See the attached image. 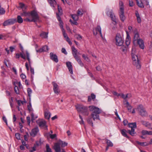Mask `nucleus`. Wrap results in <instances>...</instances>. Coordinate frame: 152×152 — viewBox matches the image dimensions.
<instances>
[{"mask_svg":"<svg viewBox=\"0 0 152 152\" xmlns=\"http://www.w3.org/2000/svg\"><path fill=\"white\" fill-rule=\"evenodd\" d=\"M134 5V3L132 0H129V5L130 7H132Z\"/></svg>","mask_w":152,"mask_h":152,"instance_id":"obj_48","label":"nucleus"},{"mask_svg":"<svg viewBox=\"0 0 152 152\" xmlns=\"http://www.w3.org/2000/svg\"><path fill=\"white\" fill-rule=\"evenodd\" d=\"M42 48L44 52L48 51L49 50L48 47L47 45L44 46L42 47Z\"/></svg>","mask_w":152,"mask_h":152,"instance_id":"obj_49","label":"nucleus"},{"mask_svg":"<svg viewBox=\"0 0 152 152\" xmlns=\"http://www.w3.org/2000/svg\"><path fill=\"white\" fill-rule=\"evenodd\" d=\"M75 59L77 61L78 63L80 64V65L81 66L83 67L84 66V64L82 62V61L80 59V58L79 57L75 58Z\"/></svg>","mask_w":152,"mask_h":152,"instance_id":"obj_35","label":"nucleus"},{"mask_svg":"<svg viewBox=\"0 0 152 152\" xmlns=\"http://www.w3.org/2000/svg\"><path fill=\"white\" fill-rule=\"evenodd\" d=\"M15 137L18 140L20 139V134L18 133H16L15 134Z\"/></svg>","mask_w":152,"mask_h":152,"instance_id":"obj_63","label":"nucleus"},{"mask_svg":"<svg viewBox=\"0 0 152 152\" xmlns=\"http://www.w3.org/2000/svg\"><path fill=\"white\" fill-rule=\"evenodd\" d=\"M27 92H28V96H29V97H30L31 96V94L32 93L31 89L29 88H28Z\"/></svg>","mask_w":152,"mask_h":152,"instance_id":"obj_45","label":"nucleus"},{"mask_svg":"<svg viewBox=\"0 0 152 152\" xmlns=\"http://www.w3.org/2000/svg\"><path fill=\"white\" fill-rule=\"evenodd\" d=\"M136 143L137 144L140 145L141 146H147L149 145V143H147L146 142H140L138 141H137Z\"/></svg>","mask_w":152,"mask_h":152,"instance_id":"obj_26","label":"nucleus"},{"mask_svg":"<svg viewBox=\"0 0 152 152\" xmlns=\"http://www.w3.org/2000/svg\"><path fill=\"white\" fill-rule=\"evenodd\" d=\"M137 3L138 6L141 8H143L144 7V4L143 2L140 1V2L137 1Z\"/></svg>","mask_w":152,"mask_h":152,"instance_id":"obj_29","label":"nucleus"},{"mask_svg":"<svg viewBox=\"0 0 152 152\" xmlns=\"http://www.w3.org/2000/svg\"><path fill=\"white\" fill-rule=\"evenodd\" d=\"M31 121L32 122H34V121L37 118V117L36 116H35L34 115L33 113H32L31 114Z\"/></svg>","mask_w":152,"mask_h":152,"instance_id":"obj_42","label":"nucleus"},{"mask_svg":"<svg viewBox=\"0 0 152 152\" xmlns=\"http://www.w3.org/2000/svg\"><path fill=\"white\" fill-rule=\"evenodd\" d=\"M127 132L129 133L131 135L133 136L135 133L134 129H131V130H128Z\"/></svg>","mask_w":152,"mask_h":152,"instance_id":"obj_36","label":"nucleus"},{"mask_svg":"<svg viewBox=\"0 0 152 152\" xmlns=\"http://www.w3.org/2000/svg\"><path fill=\"white\" fill-rule=\"evenodd\" d=\"M29 135L28 133L27 132L26 133V134L24 136V137L25 140L27 141L28 140V137Z\"/></svg>","mask_w":152,"mask_h":152,"instance_id":"obj_56","label":"nucleus"},{"mask_svg":"<svg viewBox=\"0 0 152 152\" xmlns=\"http://www.w3.org/2000/svg\"><path fill=\"white\" fill-rule=\"evenodd\" d=\"M135 50L132 49V57L133 60V64L136 66L137 68L139 69L140 68L141 66L137 56L135 54Z\"/></svg>","mask_w":152,"mask_h":152,"instance_id":"obj_3","label":"nucleus"},{"mask_svg":"<svg viewBox=\"0 0 152 152\" xmlns=\"http://www.w3.org/2000/svg\"><path fill=\"white\" fill-rule=\"evenodd\" d=\"M140 39H141L140 38V37L138 33H136L135 34L133 38V41L134 42H137Z\"/></svg>","mask_w":152,"mask_h":152,"instance_id":"obj_22","label":"nucleus"},{"mask_svg":"<svg viewBox=\"0 0 152 152\" xmlns=\"http://www.w3.org/2000/svg\"><path fill=\"white\" fill-rule=\"evenodd\" d=\"M17 22L21 23L23 22V19L20 15H18L17 17Z\"/></svg>","mask_w":152,"mask_h":152,"instance_id":"obj_33","label":"nucleus"},{"mask_svg":"<svg viewBox=\"0 0 152 152\" xmlns=\"http://www.w3.org/2000/svg\"><path fill=\"white\" fill-rule=\"evenodd\" d=\"M137 44L139 45V47L142 49H143L144 48V44L143 40L142 39H140L138 41L136 42Z\"/></svg>","mask_w":152,"mask_h":152,"instance_id":"obj_15","label":"nucleus"},{"mask_svg":"<svg viewBox=\"0 0 152 152\" xmlns=\"http://www.w3.org/2000/svg\"><path fill=\"white\" fill-rule=\"evenodd\" d=\"M53 149L56 152H61L60 145L58 142L56 143L53 146Z\"/></svg>","mask_w":152,"mask_h":152,"instance_id":"obj_13","label":"nucleus"},{"mask_svg":"<svg viewBox=\"0 0 152 152\" xmlns=\"http://www.w3.org/2000/svg\"><path fill=\"white\" fill-rule=\"evenodd\" d=\"M75 37L78 40H80L82 39V36L80 34H76Z\"/></svg>","mask_w":152,"mask_h":152,"instance_id":"obj_52","label":"nucleus"},{"mask_svg":"<svg viewBox=\"0 0 152 152\" xmlns=\"http://www.w3.org/2000/svg\"><path fill=\"white\" fill-rule=\"evenodd\" d=\"M147 127L150 129L152 130V124L149 123Z\"/></svg>","mask_w":152,"mask_h":152,"instance_id":"obj_64","label":"nucleus"},{"mask_svg":"<svg viewBox=\"0 0 152 152\" xmlns=\"http://www.w3.org/2000/svg\"><path fill=\"white\" fill-rule=\"evenodd\" d=\"M124 40L121 35L119 34H116L115 37V44L118 46H121L123 45Z\"/></svg>","mask_w":152,"mask_h":152,"instance_id":"obj_6","label":"nucleus"},{"mask_svg":"<svg viewBox=\"0 0 152 152\" xmlns=\"http://www.w3.org/2000/svg\"><path fill=\"white\" fill-rule=\"evenodd\" d=\"M83 58L86 61H87L88 62L90 61V60L89 59L88 57H87V56L85 55L84 54H83L82 55Z\"/></svg>","mask_w":152,"mask_h":152,"instance_id":"obj_41","label":"nucleus"},{"mask_svg":"<svg viewBox=\"0 0 152 152\" xmlns=\"http://www.w3.org/2000/svg\"><path fill=\"white\" fill-rule=\"evenodd\" d=\"M141 123L143 125H144L147 127L149 123L148 122L145 121H141Z\"/></svg>","mask_w":152,"mask_h":152,"instance_id":"obj_40","label":"nucleus"},{"mask_svg":"<svg viewBox=\"0 0 152 152\" xmlns=\"http://www.w3.org/2000/svg\"><path fill=\"white\" fill-rule=\"evenodd\" d=\"M21 15L22 16L27 17L24 20L26 21L35 22L39 20L38 14L35 10L31 12H23L21 14Z\"/></svg>","mask_w":152,"mask_h":152,"instance_id":"obj_1","label":"nucleus"},{"mask_svg":"<svg viewBox=\"0 0 152 152\" xmlns=\"http://www.w3.org/2000/svg\"><path fill=\"white\" fill-rule=\"evenodd\" d=\"M95 98V95L94 94H91V96H88V102H90L91 101V99L93 100H94Z\"/></svg>","mask_w":152,"mask_h":152,"instance_id":"obj_25","label":"nucleus"},{"mask_svg":"<svg viewBox=\"0 0 152 152\" xmlns=\"http://www.w3.org/2000/svg\"><path fill=\"white\" fill-rule=\"evenodd\" d=\"M61 52L62 53H64L65 55L67 54V52L66 51V49L64 48H62L61 49Z\"/></svg>","mask_w":152,"mask_h":152,"instance_id":"obj_61","label":"nucleus"},{"mask_svg":"<svg viewBox=\"0 0 152 152\" xmlns=\"http://www.w3.org/2000/svg\"><path fill=\"white\" fill-rule=\"evenodd\" d=\"M129 126L131 129H134L137 127L136 124L135 122L133 123H130L129 124Z\"/></svg>","mask_w":152,"mask_h":152,"instance_id":"obj_30","label":"nucleus"},{"mask_svg":"<svg viewBox=\"0 0 152 152\" xmlns=\"http://www.w3.org/2000/svg\"><path fill=\"white\" fill-rule=\"evenodd\" d=\"M119 4L120 9V11H121L122 12L123 11V10H124L123 2L122 1H119Z\"/></svg>","mask_w":152,"mask_h":152,"instance_id":"obj_34","label":"nucleus"},{"mask_svg":"<svg viewBox=\"0 0 152 152\" xmlns=\"http://www.w3.org/2000/svg\"><path fill=\"white\" fill-rule=\"evenodd\" d=\"M14 91H15V92L17 94H19V91L18 90V88L17 86H16L15 87Z\"/></svg>","mask_w":152,"mask_h":152,"instance_id":"obj_47","label":"nucleus"},{"mask_svg":"<svg viewBox=\"0 0 152 152\" xmlns=\"http://www.w3.org/2000/svg\"><path fill=\"white\" fill-rule=\"evenodd\" d=\"M106 141L108 147H112L113 146V143L110 140L106 139Z\"/></svg>","mask_w":152,"mask_h":152,"instance_id":"obj_37","label":"nucleus"},{"mask_svg":"<svg viewBox=\"0 0 152 152\" xmlns=\"http://www.w3.org/2000/svg\"><path fill=\"white\" fill-rule=\"evenodd\" d=\"M49 134L50 138L52 139H54L56 137V134H50V133H49Z\"/></svg>","mask_w":152,"mask_h":152,"instance_id":"obj_51","label":"nucleus"},{"mask_svg":"<svg viewBox=\"0 0 152 152\" xmlns=\"http://www.w3.org/2000/svg\"><path fill=\"white\" fill-rule=\"evenodd\" d=\"M87 122L89 124H91L92 126H93V123L92 122L91 119L89 118L87 120Z\"/></svg>","mask_w":152,"mask_h":152,"instance_id":"obj_59","label":"nucleus"},{"mask_svg":"<svg viewBox=\"0 0 152 152\" xmlns=\"http://www.w3.org/2000/svg\"><path fill=\"white\" fill-rule=\"evenodd\" d=\"M125 101L126 102L125 104L126 105V107H127L128 110L129 111H131L132 107L129 104L127 101L126 100Z\"/></svg>","mask_w":152,"mask_h":152,"instance_id":"obj_27","label":"nucleus"},{"mask_svg":"<svg viewBox=\"0 0 152 152\" xmlns=\"http://www.w3.org/2000/svg\"><path fill=\"white\" fill-rule=\"evenodd\" d=\"M66 65L69 71L71 74H73L72 66L70 62L68 61L66 63Z\"/></svg>","mask_w":152,"mask_h":152,"instance_id":"obj_17","label":"nucleus"},{"mask_svg":"<svg viewBox=\"0 0 152 152\" xmlns=\"http://www.w3.org/2000/svg\"><path fill=\"white\" fill-rule=\"evenodd\" d=\"M90 111H92L91 116L93 119L100 120L99 114L102 112V110L98 107L94 106H91L89 107Z\"/></svg>","mask_w":152,"mask_h":152,"instance_id":"obj_2","label":"nucleus"},{"mask_svg":"<svg viewBox=\"0 0 152 152\" xmlns=\"http://www.w3.org/2000/svg\"><path fill=\"white\" fill-rule=\"evenodd\" d=\"M121 48V50L123 52H125L126 50V47L124 45H122Z\"/></svg>","mask_w":152,"mask_h":152,"instance_id":"obj_44","label":"nucleus"},{"mask_svg":"<svg viewBox=\"0 0 152 152\" xmlns=\"http://www.w3.org/2000/svg\"><path fill=\"white\" fill-rule=\"evenodd\" d=\"M121 133L123 136L127 138H129V137L126 133L127 131L126 129H121Z\"/></svg>","mask_w":152,"mask_h":152,"instance_id":"obj_24","label":"nucleus"},{"mask_svg":"<svg viewBox=\"0 0 152 152\" xmlns=\"http://www.w3.org/2000/svg\"><path fill=\"white\" fill-rule=\"evenodd\" d=\"M144 4L145 5L148 6L149 4V2L147 0H144L143 1Z\"/></svg>","mask_w":152,"mask_h":152,"instance_id":"obj_57","label":"nucleus"},{"mask_svg":"<svg viewBox=\"0 0 152 152\" xmlns=\"http://www.w3.org/2000/svg\"><path fill=\"white\" fill-rule=\"evenodd\" d=\"M62 31V33H63V35L64 37L65 38H66V40H67V38L69 37L67 36V34L66 33L65 31L64 30V31Z\"/></svg>","mask_w":152,"mask_h":152,"instance_id":"obj_54","label":"nucleus"},{"mask_svg":"<svg viewBox=\"0 0 152 152\" xmlns=\"http://www.w3.org/2000/svg\"><path fill=\"white\" fill-rule=\"evenodd\" d=\"M30 72L32 74L31 77H33V76L34 75V69L31 67H30Z\"/></svg>","mask_w":152,"mask_h":152,"instance_id":"obj_53","label":"nucleus"},{"mask_svg":"<svg viewBox=\"0 0 152 152\" xmlns=\"http://www.w3.org/2000/svg\"><path fill=\"white\" fill-rule=\"evenodd\" d=\"M58 7L59 13V14L61 15L62 12V9H61V7H60L58 5Z\"/></svg>","mask_w":152,"mask_h":152,"instance_id":"obj_50","label":"nucleus"},{"mask_svg":"<svg viewBox=\"0 0 152 152\" xmlns=\"http://www.w3.org/2000/svg\"><path fill=\"white\" fill-rule=\"evenodd\" d=\"M119 13L121 20L122 21H124L125 19V17L124 15V10H123L122 12L120 11Z\"/></svg>","mask_w":152,"mask_h":152,"instance_id":"obj_18","label":"nucleus"},{"mask_svg":"<svg viewBox=\"0 0 152 152\" xmlns=\"http://www.w3.org/2000/svg\"><path fill=\"white\" fill-rule=\"evenodd\" d=\"M99 33L102 39H103L102 32L100 26H98L95 30H93V34L94 35H96L97 34Z\"/></svg>","mask_w":152,"mask_h":152,"instance_id":"obj_9","label":"nucleus"},{"mask_svg":"<svg viewBox=\"0 0 152 152\" xmlns=\"http://www.w3.org/2000/svg\"><path fill=\"white\" fill-rule=\"evenodd\" d=\"M50 5L52 7H54L55 6L56 4V2L55 0H48Z\"/></svg>","mask_w":152,"mask_h":152,"instance_id":"obj_20","label":"nucleus"},{"mask_svg":"<svg viewBox=\"0 0 152 152\" xmlns=\"http://www.w3.org/2000/svg\"><path fill=\"white\" fill-rule=\"evenodd\" d=\"M39 131V129L38 127L37 126L32 129L31 132L30 133V134L31 136L34 137L37 135Z\"/></svg>","mask_w":152,"mask_h":152,"instance_id":"obj_8","label":"nucleus"},{"mask_svg":"<svg viewBox=\"0 0 152 152\" xmlns=\"http://www.w3.org/2000/svg\"><path fill=\"white\" fill-rule=\"evenodd\" d=\"M76 107L78 112L81 113L85 115H88L87 107L82 105H77Z\"/></svg>","mask_w":152,"mask_h":152,"instance_id":"obj_4","label":"nucleus"},{"mask_svg":"<svg viewBox=\"0 0 152 152\" xmlns=\"http://www.w3.org/2000/svg\"><path fill=\"white\" fill-rule=\"evenodd\" d=\"M45 147L46 150V152H52L48 144H46Z\"/></svg>","mask_w":152,"mask_h":152,"instance_id":"obj_39","label":"nucleus"},{"mask_svg":"<svg viewBox=\"0 0 152 152\" xmlns=\"http://www.w3.org/2000/svg\"><path fill=\"white\" fill-rule=\"evenodd\" d=\"M44 113L45 118L49 120L50 118L51 115L50 112L48 110H46L44 112Z\"/></svg>","mask_w":152,"mask_h":152,"instance_id":"obj_19","label":"nucleus"},{"mask_svg":"<svg viewBox=\"0 0 152 152\" xmlns=\"http://www.w3.org/2000/svg\"><path fill=\"white\" fill-rule=\"evenodd\" d=\"M50 58L56 62L58 61V57L56 55L53 54V53H50Z\"/></svg>","mask_w":152,"mask_h":152,"instance_id":"obj_14","label":"nucleus"},{"mask_svg":"<svg viewBox=\"0 0 152 152\" xmlns=\"http://www.w3.org/2000/svg\"><path fill=\"white\" fill-rule=\"evenodd\" d=\"M29 105L28 106V108L29 111H31V102L30 101L29 102Z\"/></svg>","mask_w":152,"mask_h":152,"instance_id":"obj_58","label":"nucleus"},{"mask_svg":"<svg viewBox=\"0 0 152 152\" xmlns=\"http://www.w3.org/2000/svg\"><path fill=\"white\" fill-rule=\"evenodd\" d=\"M53 86V89L54 91L55 94H58L59 93L60 91L58 90V86L55 82H53L52 83Z\"/></svg>","mask_w":152,"mask_h":152,"instance_id":"obj_12","label":"nucleus"},{"mask_svg":"<svg viewBox=\"0 0 152 152\" xmlns=\"http://www.w3.org/2000/svg\"><path fill=\"white\" fill-rule=\"evenodd\" d=\"M137 110L139 114L143 117H145L148 115L147 113L145 110V108L142 104H140L137 106Z\"/></svg>","mask_w":152,"mask_h":152,"instance_id":"obj_5","label":"nucleus"},{"mask_svg":"<svg viewBox=\"0 0 152 152\" xmlns=\"http://www.w3.org/2000/svg\"><path fill=\"white\" fill-rule=\"evenodd\" d=\"M106 13L111 18L112 20L114 22H116V18L114 13H113L112 10L110 11H108L106 12Z\"/></svg>","mask_w":152,"mask_h":152,"instance_id":"obj_10","label":"nucleus"},{"mask_svg":"<svg viewBox=\"0 0 152 152\" xmlns=\"http://www.w3.org/2000/svg\"><path fill=\"white\" fill-rule=\"evenodd\" d=\"M72 53L75 58L78 57H79L77 55L78 52L77 49L74 46L72 47Z\"/></svg>","mask_w":152,"mask_h":152,"instance_id":"obj_16","label":"nucleus"},{"mask_svg":"<svg viewBox=\"0 0 152 152\" xmlns=\"http://www.w3.org/2000/svg\"><path fill=\"white\" fill-rule=\"evenodd\" d=\"M141 133L142 134L146 135L148 134V131L145 130H143L142 131Z\"/></svg>","mask_w":152,"mask_h":152,"instance_id":"obj_55","label":"nucleus"},{"mask_svg":"<svg viewBox=\"0 0 152 152\" xmlns=\"http://www.w3.org/2000/svg\"><path fill=\"white\" fill-rule=\"evenodd\" d=\"M17 22V20L15 18H12L8 19L5 21L3 23L4 26L12 25Z\"/></svg>","mask_w":152,"mask_h":152,"instance_id":"obj_7","label":"nucleus"},{"mask_svg":"<svg viewBox=\"0 0 152 152\" xmlns=\"http://www.w3.org/2000/svg\"><path fill=\"white\" fill-rule=\"evenodd\" d=\"M60 145H61L62 147H64L66 146L67 145V143L65 142H63L61 140H59L58 142Z\"/></svg>","mask_w":152,"mask_h":152,"instance_id":"obj_31","label":"nucleus"},{"mask_svg":"<svg viewBox=\"0 0 152 152\" xmlns=\"http://www.w3.org/2000/svg\"><path fill=\"white\" fill-rule=\"evenodd\" d=\"M84 12L82 9H79L77 10V14L78 16H81L83 15Z\"/></svg>","mask_w":152,"mask_h":152,"instance_id":"obj_28","label":"nucleus"},{"mask_svg":"<svg viewBox=\"0 0 152 152\" xmlns=\"http://www.w3.org/2000/svg\"><path fill=\"white\" fill-rule=\"evenodd\" d=\"M26 119L28 122V124L29 126L30 123V118L29 116H27L26 118Z\"/></svg>","mask_w":152,"mask_h":152,"instance_id":"obj_60","label":"nucleus"},{"mask_svg":"<svg viewBox=\"0 0 152 152\" xmlns=\"http://www.w3.org/2000/svg\"><path fill=\"white\" fill-rule=\"evenodd\" d=\"M39 126L41 128L44 129H47L48 128L46 125V122L45 121H42L38 122Z\"/></svg>","mask_w":152,"mask_h":152,"instance_id":"obj_11","label":"nucleus"},{"mask_svg":"<svg viewBox=\"0 0 152 152\" xmlns=\"http://www.w3.org/2000/svg\"><path fill=\"white\" fill-rule=\"evenodd\" d=\"M26 56L27 59L28 61L29 66H31V61L30 59V54L27 51H26Z\"/></svg>","mask_w":152,"mask_h":152,"instance_id":"obj_23","label":"nucleus"},{"mask_svg":"<svg viewBox=\"0 0 152 152\" xmlns=\"http://www.w3.org/2000/svg\"><path fill=\"white\" fill-rule=\"evenodd\" d=\"M20 56L22 58H23V59H25L26 58V56H25V55L23 53V52L22 53H20V55L18 53H16V54L15 56H16V58H19Z\"/></svg>","mask_w":152,"mask_h":152,"instance_id":"obj_21","label":"nucleus"},{"mask_svg":"<svg viewBox=\"0 0 152 152\" xmlns=\"http://www.w3.org/2000/svg\"><path fill=\"white\" fill-rule=\"evenodd\" d=\"M48 33L43 32L40 34V36L43 38H46L48 37Z\"/></svg>","mask_w":152,"mask_h":152,"instance_id":"obj_32","label":"nucleus"},{"mask_svg":"<svg viewBox=\"0 0 152 152\" xmlns=\"http://www.w3.org/2000/svg\"><path fill=\"white\" fill-rule=\"evenodd\" d=\"M121 95L120 96H121V97H122L124 99H126L127 97V96H126V95H125L124 94H120Z\"/></svg>","mask_w":152,"mask_h":152,"instance_id":"obj_62","label":"nucleus"},{"mask_svg":"<svg viewBox=\"0 0 152 152\" xmlns=\"http://www.w3.org/2000/svg\"><path fill=\"white\" fill-rule=\"evenodd\" d=\"M5 10L4 8L1 7L0 6V14L3 15L5 13Z\"/></svg>","mask_w":152,"mask_h":152,"instance_id":"obj_43","label":"nucleus"},{"mask_svg":"<svg viewBox=\"0 0 152 152\" xmlns=\"http://www.w3.org/2000/svg\"><path fill=\"white\" fill-rule=\"evenodd\" d=\"M78 16L77 14H73L72 15V17L74 20L77 21L78 19Z\"/></svg>","mask_w":152,"mask_h":152,"instance_id":"obj_38","label":"nucleus"},{"mask_svg":"<svg viewBox=\"0 0 152 152\" xmlns=\"http://www.w3.org/2000/svg\"><path fill=\"white\" fill-rule=\"evenodd\" d=\"M125 43L126 45L127 46L129 45L130 43V41L129 39V38H128V36L126 38V39Z\"/></svg>","mask_w":152,"mask_h":152,"instance_id":"obj_46","label":"nucleus"}]
</instances>
